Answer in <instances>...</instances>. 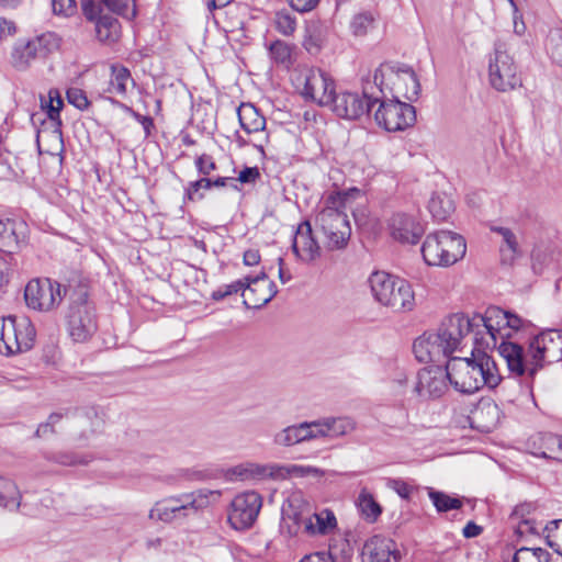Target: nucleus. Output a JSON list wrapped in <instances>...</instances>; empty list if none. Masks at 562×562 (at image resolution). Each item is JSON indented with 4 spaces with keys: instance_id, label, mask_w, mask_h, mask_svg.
<instances>
[{
    "instance_id": "nucleus-48",
    "label": "nucleus",
    "mask_w": 562,
    "mask_h": 562,
    "mask_svg": "<svg viewBox=\"0 0 562 562\" xmlns=\"http://www.w3.org/2000/svg\"><path fill=\"white\" fill-rule=\"evenodd\" d=\"M374 25V16L369 12L358 13L353 16L350 27L356 36L366 35Z\"/></svg>"
},
{
    "instance_id": "nucleus-14",
    "label": "nucleus",
    "mask_w": 562,
    "mask_h": 562,
    "mask_svg": "<svg viewBox=\"0 0 562 562\" xmlns=\"http://www.w3.org/2000/svg\"><path fill=\"white\" fill-rule=\"evenodd\" d=\"M262 507V497L255 491L237 494L229 507L228 521L236 530L250 528L258 518Z\"/></svg>"
},
{
    "instance_id": "nucleus-22",
    "label": "nucleus",
    "mask_w": 562,
    "mask_h": 562,
    "mask_svg": "<svg viewBox=\"0 0 562 562\" xmlns=\"http://www.w3.org/2000/svg\"><path fill=\"white\" fill-rule=\"evenodd\" d=\"M401 553L396 542L380 535L369 538L362 548V562H398Z\"/></svg>"
},
{
    "instance_id": "nucleus-64",
    "label": "nucleus",
    "mask_w": 562,
    "mask_h": 562,
    "mask_svg": "<svg viewBox=\"0 0 562 562\" xmlns=\"http://www.w3.org/2000/svg\"><path fill=\"white\" fill-rule=\"evenodd\" d=\"M300 562H333L329 554L326 552H314L306 554Z\"/></svg>"
},
{
    "instance_id": "nucleus-37",
    "label": "nucleus",
    "mask_w": 562,
    "mask_h": 562,
    "mask_svg": "<svg viewBox=\"0 0 562 562\" xmlns=\"http://www.w3.org/2000/svg\"><path fill=\"white\" fill-rule=\"evenodd\" d=\"M16 342L20 345V352L32 348L35 338V329L31 321L25 316H15Z\"/></svg>"
},
{
    "instance_id": "nucleus-24",
    "label": "nucleus",
    "mask_w": 562,
    "mask_h": 562,
    "mask_svg": "<svg viewBox=\"0 0 562 562\" xmlns=\"http://www.w3.org/2000/svg\"><path fill=\"white\" fill-rule=\"evenodd\" d=\"M391 235L401 243L416 244L424 234L423 225L412 215L394 214L389 223Z\"/></svg>"
},
{
    "instance_id": "nucleus-4",
    "label": "nucleus",
    "mask_w": 562,
    "mask_h": 562,
    "mask_svg": "<svg viewBox=\"0 0 562 562\" xmlns=\"http://www.w3.org/2000/svg\"><path fill=\"white\" fill-rule=\"evenodd\" d=\"M371 293L374 299L395 312L412 311L415 305V295L412 285L404 279L375 271L369 278Z\"/></svg>"
},
{
    "instance_id": "nucleus-45",
    "label": "nucleus",
    "mask_w": 562,
    "mask_h": 562,
    "mask_svg": "<svg viewBox=\"0 0 562 562\" xmlns=\"http://www.w3.org/2000/svg\"><path fill=\"white\" fill-rule=\"evenodd\" d=\"M101 8L106 7L111 12L127 19L136 15L134 0H100Z\"/></svg>"
},
{
    "instance_id": "nucleus-34",
    "label": "nucleus",
    "mask_w": 562,
    "mask_h": 562,
    "mask_svg": "<svg viewBox=\"0 0 562 562\" xmlns=\"http://www.w3.org/2000/svg\"><path fill=\"white\" fill-rule=\"evenodd\" d=\"M130 70L121 65L111 66V78L108 91L120 97L126 95L128 85L134 86Z\"/></svg>"
},
{
    "instance_id": "nucleus-58",
    "label": "nucleus",
    "mask_w": 562,
    "mask_h": 562,
    "mask_svg": "<svg viewBox=\"0 0 562 562\" xmlns=\"http://www.w3.org/2000/svg\"><path fill=\"white\" fill-rule=\"evenodd\" d=\"M212 180L209 178H202L198 181L191 182L187 189V195L189 200H195L200 189H211Z\"/></svg>"
},
{
    "instance_id": "nucleus-52",
    "label": "nucleus",
    "mask_w": 562,
    "mask_h": 562,
    "mask_svg": "<svg viewBox=\"0 0 562 562\" xmlns=\"http://www.w3.org/2000/svg\"><path fill=\"white\" fill-rule=\"evenodd\" d=\"M244 289H245V279L244 280H237V281H234L231 284L223 285L218 290L213 292V299L214 300H222V299H224V297H226L228 295H232L234 293H238L239 291H241V293H243Z\"/></svg>"
},
{
    "instance_id": "nucleus-16",
    "label": "nucleus",
    "mask_w": 562,
    "mask_h": 562,
    "mask_svg": "<svg viewBox=\"0 0 562 562\" xmlns=\"http://www.w3.org/2000/svg\"><path fill=\"white\" fill-rule=\"evenodd\" d=\"M218 491L206 488L196 490L190 493H182L171 496L172 504V522L183 520L199 510L206 508L211 503L220 497Z\"/></svg>"
},
{
    "instance_id": "nucleus-47",
    "label": "nucleus",
    "mask_w": 562,
    "mask_h": 562,
    "mask_svg": "<svg viewBox=\"0 0 562 562\" xmlns=\"http://www.w3.org/2000/svg\"><path fill=\"white\" fill-rule=\"evenodd\" d=\"M546 47L551 59L562 66V30H553L549 33Z\"/></svg>"
},
{
    "instance_id": "nucleus-56",
    "label": "nucleus",
    "mask_w": 562,
    "mask_h": 562,
    "mask_svg": "<svg viewBox=\"0 0 562 562\" xmlns=\"http://www.w3.org/2000/svg\"><path fill=\"white\" fill-rule=\"evenodd\" d=\"M386 486L396 492L402 498H408L412 493V487L400 479H387Z\"/></svg>"
},
{
    "instance_id": "nucleus-5",
    "label": "nucleus",
    "mask_w": 562,
    "mask_h": 562,
    "mask_svg": "<svg viewBox=\"0 0 562 562\" xmlns=\"http://www.w3.org/2000/svg\"><path fill=\"white\" fill-rule=\"evenodd\" d=\"M467 251L464 238L451 231L428 234L422 246V255L429 266L449 267L462 259Z\"/></svg>"
},
{
    "instance_id": "nucleus-28",
    "label": "nucleus",
    "mask_w": 562,
    "mask_h": 562,
    "mask_svg": "<svg viewBox=\"0 0 562 562\" xmlns=\"http://www.w3.org/2000/svg\"><path fill=\"white\" fill-rule=\"evenodd\" d=\"M546 238L539 237L531 251V268L536 274H542L544 270L553 265L554 245L551 240L553 231L550 227L546 228Z\"/></svg>"
},
{
    "instance_id": "nucleus-53",
    "label": "nucleus",
    "mask_w": 562,
    "mask_h": 562,
    "mask_svg": "<svg viewBox=\"0 0 562 562\" xmlns=\"http://www.w3.org/2000/svg\"><path fill=\"white\" fill-rule=\"evenodd\" d=\"M297 497H293L289 501V507L283 509L284 519H292L293 522L299 527H303V520L307 519L308 516H304L302 512L294 510V504L299 503Z\"/></svg>"
},
{
    "instance_id": "nucleus-39",
    "label": "nucleus",
    "mask_w": 562,
    "mask_h": 562,
    "mask_svg": "<svg viewBox=\"0 0 562 562\" xmlns=\"http://www.w3.org/2000/svg\"><path fill=\"white\" fill-rule=\"evenodd\" d=\"M64 105L63 99L58 90L52 89L47 98H41V106L46 111L48 119L60 125V110Z\"/></svg>"
},
{
    "instance_id": "nucleus-35",
    "label": "nucleus",
    "mask_w": 562,
    "mask_h": 562,
    "mask_svg": "<svg viewBox=\"0 0 562 562\" xmlns=\"http://www.w3.org/2000/svg\"><path fill=\"white\" fill-rule=\"evenodd\" d=\"M306 441L304 422L295 425H290L273 437V442L280 447H292Z\"/></svg>"
},
{
    "instance_id": "nucleus-62",
    "label": "nucleus",
    "mask_w": 562,
    "mask_h": 562,
    "mask_svg": "<svg viewBox=\"0 0 562 562\" xmlns=\"http://www.w3.org/2000/svg\"><path fill=\"white\" fill-rule=\"evenodd\" d=\"M259 177L260 173L257 167H246L239 172L237 180L241 183H251L255 182Z\"/></svg>"
},
{
    "instance_id": "nucleus-57",
    "label": "nucleus",
    "mask_w": 562,
    "mask_h": 562,
    "mask_svg": "<svg viewBox=\"0 0 562 562\" xmlns=\"http://www.w3.org/2000/svg\"><path fill=\"white\" fill-rule=\"evenodd\" d=\"M483 415H488V416L493 417V422L491 423V425L484 426L486 430H490L498 419L499 412H498L497 405L496 404H486V405L481 406L476 411L475 417L479 418Z\"/></svg>"
},
{
    "instance_id": "nucleus-49",
    "label": "nucleus",
    "mask_w": 562,
    "mask_h": 562,
    "mask_svg": "<svg viewBox=\"0 0 562 562\" xmlns=\"http://www.w3.org/2000/svg\"><path fill=\"white\" fill-rule=\"evenodd\" d=\"M525 512L526 508L524 505L516 506L509 517L510 524L515 528V533L518 538H521L525 533L524 526L527 525Z\"/></svg>"
},
{
    "instance_id": "nucleus-1",
    "label": "nucleus",
    "mask_w": 562,
    "mask_h": 562,
    "mask_svg": "<svg viewBox=\"0 0 562 562\" xmlns=\"http://www.w3.org/2000/svg\"><path fill=\"white\" fill-rule=\"evenodd\" d=\"M472 322L474 344L480 348H494L499 342L498 351L505 359L509 372L516 376H522L525 350L521 345L509 340L507 311L498 306H490L484 314H474Z\"/></svg>"
},
{
    "instance_id": "nucleus-15",
    "label": "nucleus",
    "mask_w": 562,
    "mask_h": 562,
    "mask_svg": "<svg viewBox=\"0 0 562 562\" xmlns=\"http://www.w3.org/2000/svg\"><path fill=\"white\" fill-rule=\"evenodd\" d=\"M472 317L464 313H454L446 317L435 334L442 340L448 356L459 350L467 335H474Z\"/></svg>"
},
{
    "instance_id": "nucleus-10",
    "label": "nucleus",
    "mask_w": 562,
    "mask_h": 562,
    "mask_svg": "<svg viewBox=\"0 0 562 562\" xmlns=\"http://www.w3.org/2000/svg\"><path fill=\"white\" fill-rule=\"evenodd\" d=\"M488 80L494 89L503 92L521 86L514 59L503 43H496L490 56Z\"/></svg>"
},
{
    "instance_id": "nucleus-55",
    "label": "nucleus",
    "mask_w": 562,
    "mask_h": 562,
    "mask_svg": "<svg viewBox=\"0 0 562 562\" xmlns=\"http://www.w3.org/2000/svg\"><path fill=\"white\" fill-rule=\"evenodd\" d=\"M52 5L56 14L71 15L76 11L75 0H52Z\"/></svg>"
},
{
    "instance_id": "nucleus-32",
    "label": "nucleus",
    "mask_w": 562,
    "mask_h": 562,
    "mask_svg": "<svg viewBox=\"0 0 562 562\" xmlns=\"http://www.w3.org/2000/svg\"><path fill=\"white\" fill-rule=\"evenodd\" d=\"M492 232H495L502 236L503 244L501 245L502 262L512 265L514 260L520 255L518 250V243L516 235L506 227L492 226Z\"/></svg>"
},
{
    "instance_id": "nucleus-36",
    "label": "nucleus",
    "mask_w": 562,
    "mask_h": 562,
    "mask_svg": "<svg viewBox=\"0 0 562 562\" xmlns=\"http://www.w3.org/2000/svg\"><path fill=\"white\" fill-rule=\"evenodd\" d=\"M428 210L437 221H446L454 210L452 199L445 193H435L428 202Z\"/></svg>"
},
{
    "instance_id": "nucleus-31",
    "label": "nucleus",
    "mask_w": 562,
    "mask_h": 562,
    "mask_svg": "<svg viewBox=\"0 0 562 562\" xmlns=\"http://www.w3.org/2000/svg\"><path fill=\"white\" fill-rule=\"evenodd\" d=\"M15 316L3 317L0 321V353L15 355L20 352V345L16 342Z\"/></svg>"
},
{
    "instance_id": "nucleus-9",
    "label": "nucleus",
    "mask_w": 562,
    "mask_h": 562,
    "mask_svg": "<svg viewBox=\"0 0 562 562\" xmlns=\"http://www.w3.org/2000/svg\"><path fill=\"white\" fill-rule=\"evenodd\" d=\"M71 291L49 278L33 279L25 286L24 299L29 307L40 312H49L56 308L64 297L69 299Z\"/></svg>"
},
{
    "instance_id": "nucleus-44",
    "label": "nucleus",
    "mask_w": 562,
    "mask_h": 562,
    "mask_svg": "<svg viewBox=\"0 0 562 562\" xmlns=\"http://www.w3.org/2000/svg\"><path fill=\"white\" fill-rule=\"evenodd\" d=\"M428 496L432 501L436 509L440 513L459 509L462 506L461 499L451 497L443 492H438L432 488H429Z\"/></svg>"
},
{
    "instance_id": "nucleus-13",
    "label": "nucleus",
    "mask_w": 562,
    "mask_h": 562,
    "mask_svg": "<svg viewBox=\"0 0 562 562\" xmlns=\"http://www.w3.org/2000/svg\"><path fill=\"white\" fill-rule=\"evenodd\" d=\"M562 355V333L547 330L529 341V376L546 363L558 360Z\"/></svg>"
},
{
    "instance_id": "nucleus-50",
    "label": "nucleus",
    "mask_w": 562,
    "mask_h": 562,
    "mask_svg": "<svg viewBox=\"0 0 562 562\" xmlns=\"http://www.w3.org/2000/svg\"><path fill=\"white\" fill-rule=\"evenodd\" d=\"M61 417L63 416L58 413L50 414L47 422L38 425L34 436L36 438H45L49 434L55 432L54 427L56 424H58L60 422Z\"/></svg>"
},
{
    "instance_id": "nucleus-19",
    "label": "nucleus",
    "mask_w": 562,
    "mask_h": 562,
    "mask_svg": "<svg viewBox=\"0 0 562 562\" xmlns=\"http://www.w3.org/2000/svg\"><path fill=\"white\" fill-rule=\"evenodd\" d=\"M447 367H427L418 371L414 392L423 398H438L448 390Z\"/></svg>"
},
{
    "instance_id": "nucleus-29",
    "label": "nucleus",
    "mask_w": 562,
    "mask_h": 562,
    "mask_svg": "<svg viewBox=\"0 0 562 562\" xmlns=\"http://www.w3.org/2000/svg\"><path fill=\"white\" fill-rule=\"evenodd\" d=\"M42 47V37L26 42H18L11 53V64L18 70L26 69L37 57Z\"/></svg>"
},
{
    "instance_id": "nucleus-61",
    "label": "nucleus",
    "mask_w": 562,
    "mask_h": 562,
    "mask_svg": "<svg viewBox=\"0 0 562 562\" xmlns=\"http://www.w3.org/2000/svg\"><path fill=\"white\" fill-rule=\"evenodd\" d=\"M290 5L297 12L304 13L312 11L319 0H288Z\"/></svg>"
},
{
    "instance_id": "nucleus-40",
    "label": "nucleus",
    "mask_w": 562,
    "mask_h": 562,
    "mask_svg": "<svg viewBox=\"0 0 562 562\" xmlns=\"http://www.w3.org/2000/svg\"><path fill=\"white\" fill-rule=\"evenodd\" d=\"M0 506L9 509H16L20 506V493L16 485L3 477H0Z\"/></svg>"
},
{
    "instance_id": "nucleus-59",
    "label": "nucleus",
    "mask_w": 562,
    "mask_h": 562,
    "mask_svg": "<svg viewBox=\"0 0 562 562\" xmlns=\"http://www.w3.org/2000/svg\"><path fill=\"white\" fill-rule=\"evenodd\" d=\"M198 170L203 175H210L215 168V162L211 156L202 155L195 161Z\"/></svg>"
},
{
    "instance_id": "nucleus-38",
    "label": "nucleus",
    "mask_w": 562,
    "mask_h": 562,
    "mask_svg": "<svg viewBox=\"0 0 562 562\" xmlns=\"http://www.w3.org/2000/svg\"><path fill=\"white\" fill-rule=\"evenodd\" d=\"M270 58L277 64L284 67H290L292 65V53L293 46L281 41L277 40L272 42L268 46Z\"/></svg>"
},
{
    "instance_id": "nucleus-27",
    "label": "nucleus",
    "mask_w": 562,
    "mask_h": 562,
    "mask_svg": "<svg viewBox=\"0 0 562 562\" xmlns=\"http://www.w3.org/2000/svg\"><path fill=\"white\" fill-rule=\"evenodd\" d=\"M26 224L18 220L0 221V250L13 254L25 239Z\"/></svg>"
},
{
    "instance_id": "nucleus-7",
    "label": "nucleus",
    "mask_w": 562,
    "mask_h": 562,
    "mask_svg": "<svg viewBox=\"0 0 562 562\" xmlns=\"http://www.w3.org/2000/svg\"><path fill=\"white\" fill-rule=\"evenodd\" d=\"M69 336L76 342H85L97 331L94 308L88 301L85 288L72 289L66 313Z\"/></svg>"
},
{
    "instance_id": "nucleus-23",
    "label": "nucleus",
    "mask_w": 562,
    "mask_h": 562,
    "mask_svg": "<svg viewBox=\"0 0 562 562\" xmlns=\"http://www.w3.org/2000/svg\"><path fill=\"white\" fill-rule=\"evenodd\" d=\"M292 251L295 257L305 263H311L321 257V246L313 235L310 222H302L294 234Z\"/></svg>"
},
{
    "instance_id": "nucleus-42",
    "label": "nucleus",
    "mask_w": 562,
    "mask_h": 562,
    "mask_svg": "<svg viewBox=\"0 0 562 562\" xmlns=\"http://www.w3.org/2000/svg\"><path fill=\"white\" fill-rule=\"evenodd\" d=\"M358 506L361 514L370 521H375L382 513L379 503H376L372 494L366 490H362L359 494Z\"/></svg>"
},
{
    "instance_id": "nucleus-21",
    "label": "nucleus",
    "mask_w": 562,
    "mask_h": 562,
    "mask_svg": "<svg viewBox=\"0 0 562 562\" xmlns=\"http://www.w3.org/2000/svg\"><path fill=\"white\" fill-rule=\"evenodd\" d=\"M237 116L240 127L248 135L254 136L249 143L259 151H263L268 143V133L266 132V119L251 103H241L237 108Z\"/></svg>"
},
{
    "instance_id": "nucleus-60",
    "label": "nucleus",
    "mask_w": 562,
    "mask_h": 562,
    "mask_svg": "<svg viewBox=\"0 0 562 562\" xmlns=\"http://www.w3.org/2000/svg\"><path fill=\"white\" fill-rule=\"evenodd\" d=\"M16 32V26L13 21L0 18V42L7 41Z\"/></svg>"
},
{
    "instance_id": "nucleus-2",
    "label": "nucleus",
    "mask_w": 562,
    "mask_h": 562,
    "mask_svg": "<svg viewBox=\"0 0 562 562\" xmlns=\"http://www.w3.org/2000/svg\"><path fill=\"white\" fill-rule=\"evenodd\" d=\"M362 199L359 189L330 193L324 200L315 216V227L323 236V243L330 250L342 249L351 236L347 211H352V202Z\"/></svg>"
},
{
    "instance_id": "nucleus-25",
    "label": "nucleus",
    "mask_w": 562,
    "mask_h": 562,
    "mask_svg": "<svg viewBox=\"0 0 562 562\" xmlns=\"http://www.w3.org/2000/svg\"><path fill=\"white\" fill-rule=\"evenodd\" d=\"M413 351L416 359L425 363L448 357L442 340L437 337L435 331H427L419 336L414 341Z\"/></svg>"
},
{
    "instance_id": "nucleus-12",
    "label": "nucleus",
    "mask_w": 562,
    "mask_h": 562,
    "mask_svg": "<svg viewBox=\"0 0 562 562\" xmlns=\"http://www.w3.org/2000/svg\"><path fill=\"white\" fill-rule=\"evenodd\" d=\"M379 108L374 113L375 122L387 132L403 131L412 126L416 120L413 105L398 99H386L380 95Z\"/></svg>"
},
{
    "instance_id": "nucleus-20",
    "label": "nucleus",
    "mask_w": 562,
    "mask_h": 562,
    "mask_svg": "<svg viewBox=\"0 0 562 562\" xmlns=\"http://www.w3.org/2000/svg\"><path fill=\"white\" fill-rule=\"evenodd\" d=\"M278 293L277 286L265 270L255 278H245L244 304L248 308H260Z\"/></svg>"
},
{
    "instance_id": "nucleus-63",
    "label": "nucleus",
    "mask_w": 562,
    "mask_h": 562,
    "mask_svg": "<svg viewBox=\"0 0 562 562\" xmlns=\"http://www.w3.org/2000/svg\"><path fill=\"white\" fill-rule=\"evenodd\" d=\"M529 551L531 552V558H529V562H550L551 554L538 547L529 548Z\"/></svg>"
},
{
    "instance_id": "nucleus-3",
    "label": "nucleus",
    "mask_w": 562,
    "mask_h": 562,
    "mask_svg": "<svg viewBox=\"0 0 562 562\" xmlns=\"http://www.w3.org/2000/svg\"><path fill=\"white\" fill-rule=\"evenodd\" d=\"M450 384L459 392L472 394L484 385L495 387L501 375L495 361L485 352H472L471 358L453 357L447 362Z\"/></svg>"
},
{
    "instance_id": "nucleus-18",
    "label": "nucleus",
    "mask_w": 562,
    "mask_h": 562,
    "mask_svg": "<svg viewBox=\"0 0 562 562\" xmlns=\"http://www.w3.org/2000/svg\"><path fill=\"white\" fill-rule=\"evenodd\" d=\"M82 11L85 16L95 22L97 36L101 42L113 43L120 36V23L110 14L103 13L100 0H83Z\"/></svg>"
},
{
    "instance_id": "nucleus-54",
    "label": "nucleus",
    "mask_w": 562,
    "mask_h": 562,
    "mask_svg": "<svg viewBox=\"0 0 562 562\" xmlns=\"http://www.w3.org/2000/svg\"><path fill=\"white\" fill-rule=\"evenodd\" d=\"M278 470L279 471L284 470L286 472V474H289L291 476H297V477H303V476H307V475L316 476L321 473V470H318L317 468L295 465V464L289 465L286 468H280Z\"/></svg>"
},
{
    "instance_id": "nucleus-17",
    "label": "nucleus",
    "mask_w": 562,
    "mask_h": 562,
    "mask_svg": "<svg viewBox=\"0 0 562 562\" xmlns=\"http://www.w3.org/2000/svg\"><path fill=\"white\" fill-rule=\"evenodd\" d=\"M306 441L315 439H336L352 432L356 423L349 417H325L304 422Z\"/></svg>"
},
{
    "instance_id": "nucleus-6",
    "label": "nucleus",
    "mask_w": 562,
    "mask_h": 562,
    "mask_svg": "<svg viewBox=\"0 0 562 562\" xmlns=\"http://www.w3.org/2000/svg\"><path fill=\"white\" fill-rule=\"evenodd\" d=\"M374 86L378 95L386 97V90L395 99L403 97L408 101H415L420 93L419 80L411 67L381 66L374 72Z\"/></svg>"
},
{
    "instance_id": "nucleus-30",
    "label": "nucleus",
    "mask_w": 562,
    "mask_h": 562,
    "mask_svg": "<svg viewBox=\"0 0 562 562\" xmlns=\"http://www.w3.org/2000/svg\"><path fill=\"white\" fill-rule=\"evenodd\" d=\"M337 520L331 510L323 509L303 520V528L308 535H327L335 530Z\"/></svg>"
},
{
    "instance_id": "nucleus-11",
    "label": "nucleus",
    "mask_w": 562,
    "mask_h": 562,
    "mask_svg": "<svg viewBox=\"0 0 562 562\" xmlns=\"http://www.w3.org/2000/svg\"><path fill=\"white\" fill-rule=\"evenodd\" d=\"M372 89L373 86L368 85L364 86L362 94L350 91L335 92L329 106L339 117L357 120L369 113L376 101H380V95L371 91Z\"/></svg>"
},
{
    "instance_id": "nucleus-51",
    "label": "nucleus",
    "mask_w": 562,
    "mask_h": 562,
    "mask_svg": "<svg viewBox=\"0 0 562 562\" xmlns=\"http://www.w3.org/2000/svg\"><path fill=\"white\" fill-rule=\"evenodd\" d=\"M67 100L79 110L87 109L89 105L86 93L79 88H69L67 90Z\"/></svg>"
},
{
    "instance_id": "nucleus-43",
    "label": "nucleus",
    "mask_w": 562,
    "mask_h": 562,
    "mask_svg": "<svg viewBox=\"0 0 562 562\" xmlns=\"http://www.w3.org/2000/svg\"><path fill=\"white\" fill-rule=\"evenodd\" d=\"M172 504L171 496L160 499L154 504L149 510L148 518L154 521H161L165 524L172 522Z\"/></svg>"
},
{
    "instance_id": "nucleus-8",
    "label": "nucleus",
    "mask_w": 562,
    "mask_h": 562,
    "mask_svg": "<svg viewBox=\"0 0 562 562\" xmlns=\"http://www.w3.org/2000/svg\"><path fill=\"white\" fill-rule=\"evenodd\" d=\"M293 83L299 93L305 99L318 105H329L336 86L333 78L318 68L303 67L295 70Z\"/></svg>"
},
{
    "instance_id": "nucleus-26",
    "label": "nucleus",
    "mask_w": 562,
    "mask_h": 562,
    "mask_svg": "<svg viewBox=\"0 0 562 562\" xmlns=\"http://www.w3.org/2000/svg\"><path fill=\"white\" fill-rule=\"evenodd\" d=\"M228 481H259L277 475L276 467L255 462H243L225 471Z\"/></svg>"
},
{
    "instance_id": "nucleus-33",
    "label": "nucleus",
    "mask_w": 562,
    "mask_h": 562,
    "mask_svg": "<svg viewBox=\"0 0 562 562\" xmlns=\"http://www.w3.org/2000/svg\"><path fill=\"white\" fill-rule=\"evenodd\" d=\"M559 435L552 432H538L532 436L531 450L529 454L552 460Z\"/></svg>"
},
{
    "instance_id": "nucleus-41",
    "label": "nucleus",
    "mask_w": 562,
    "mask_h": 562,
    "mask_svg": "<svg viewBox=\"0 0 562 562\" xmlns=\"http://www.w3.org/2000/svg\"><path fill=\"white\" fill-rule=\"evenodd\" d=\"M547 544L558 554L562 555V519L549 521L542 529Z\"/></svg>"
},
{
    "instance_id": "nucleus-46",
    "label": "nucleus",
    "mask_w": 562,
    "mask_h": 562,
    "mask_svg": "<svg viewBox=\"0 0 562 562\" xmlns=\"http://www.w3.org/2000/svg\"><path fill=\"white\" fill-rule=\"evenodd\" d=\"M274 27L282 35L291 36L296 30V19L289 11H278L274 15Z\"/></svg>"
}]
</instances>
